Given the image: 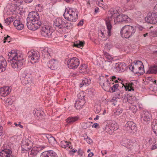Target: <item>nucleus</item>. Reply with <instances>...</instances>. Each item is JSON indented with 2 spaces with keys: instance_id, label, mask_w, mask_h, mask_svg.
I'll return each mask as SVG.
<instances>
[{
  "instance_id": "1",
  "label": "nucleus",
  "mask_w": 157,
  "mask_h": 157,
  "mask_svg": "<svg viewBox=\"0 0 157 157\" xmlns=\"http://www.w3.org/2000/svg\"><path fill=\"white\" fill-rule=\"evenodd\" d=\"M27 20V26L30 30H36L40 27L41 24L39 14L36 12H30L28 14Z\"/></svg>"
},
{
  "instance_id": "2",
  "label": "nucleus",
  "mask_w": 157,
  "mask_h": 157,
  "mask_svg": "<svg viewBox=\"0 0 157 157\" xmlns=\"http://www.w3.org/2000/svg\"><path fill=\"white\" fill-rule=\"evenodd\" d=\"M119 12L116 8H111L108 12V17L105 19V23L108 29V35L109 36L111 35V32L112 26L111 21H112L113 18L117 15Z\"/></svg>"
},
{
  "instance_id": "3",
  "label": "nucleus",
  "mask_w": 157,
  "mask_h": 157,
  "mask_svg": "<svg viewBox=\"0 0 157 157\" xmlns=\"http://www.w3.org/2000/svg\"><path fill=\"white\" fill-rule=\"evenodd\" d=\"M78 12L74 8L68 7L65 9L63 16L67 20L76 21L78 19Z\"/></svg>"
},
{
  "instance_id": "4",
  "label": "nucleus",
  "mask_w": 157,
  "mask_h": 157,
  "mask_svg": "<svg viewBox=\"0 0 157 157\" xmlns=\"http://www.w3.org/2000/svg\"><path fill=\"white\" fill-rule=\"evenodd\" d=\"M136 31L135 27L130 25H125L121 29L120 33L122 37L126 38L131 37Z\"/></svg>"
},
{
  "instance_id": "5",
  "label": "nucleus",
  "mask_w": 157,
  "mask_h": 157,
  "mask_svg": "<svg viewBox=\"0 0 157 157\" xmlns=\"http://www.w3.org/2000/svg\"><path fill=\"white\" fill-rule=\"evenodd\" d=\"M133 83L131 82L125 86L124 84L120 82L119 83H115L112 86L110 87V89L109 90L110 92H114L115 91H117L118 90H119L120 87L122 86L123 87L124 86V89L126 91L128 90V91H131L134 90L133 87H132Z\"/></svg>"
},
{
  "instance_id": "6",
  "label": "nucleus",
  "mask_w": 157,
  "mask_h": 157,
  "mask_svg": "<svg viewBox=\"0 0 157 157\" xmlns=\"http://www.w3.org/2000/svg\"><path fill=\"white\" fill-rule=\"evenodd\" d=\"M100 81L99 82L100 85L102 88L106 91H108L110 89L112 85L114 84V83H112L111 80L109 82L106 77H104V76H101L99 78Z\"/></svg>"
},
{
  "instance_id": "7",
  "label": "nucleus",
  "mask_w": 157,
  "mask_h": 157,
  "mask_svg": "<svg viewBox=\"0 0 157 157\" xmlns=\"http://www.w3.org/2000/svg\"><path fill=\"white\" fill-rule=\"evenodd\" d=\"M28 59L33 64L38 62L40 60V54L38 51L32 50L29 51L27 54Z\"/></svg>"
},
{
  "instance_id": "8",
  "label": "nucleus",
  "mask_w": 157,
  "mask_h": 157,
  "mask_svg": "<svg viewBox=\"0 0 157 157\" xmlns=\"http://www.w3.org/2000/svg\"><path fill=\"white\" fill-rule=\"evenodd\" d=\"M24 59L23 55H21L18 57V59L13 60L11 63V67L14 69H18L21 68L23 65V61Z\"/></svg>"
},
{
  "instance_id": "9",
  "label": "nucleus",
  "mask_w": 157,
  "mask_h": 157,
  "mask_svg": "<svg viewBox=\"0 0 157 157\" xmlns=\"http://www.w3.org/2000/svg\"><path fill=\"white\" fill-rule=\"evenodd\" d=\"M124 130L131 133H133L136 130V124L132 121H128L124 128Z\"/></svg>"
},
{
  "instance_id": "10",
  "label": "nucleus",
  "mask_w": 157,
  "mask_h": 157,
  "mask_svg": "<svg viewBox=\"0 0 157 157\" xmlns=\"http://www.w3.org/2000/svg\"><path fill=\"white\" fill-rule=\"evenodd\" d=\"M67 63L68 67L69 68L74 69L77 68L78 66L79 61L78 59L74 57L69 59Z\"/></svg>"
},
{
  "instance_id": "11",
  "label": "nucleus",
  "mask_w": 157,
  "mask_h": 157,
  "mask_svg": "<svg viewBox=\"0 0 157 157\" xmlns=\"http://www.w3.org/2000/svg\"><path fill=\"white\" fill-rule=\"evenodd\" d=\"M145 20L148 23L155 24L157 22V14L155 13H149L145 17Z\"/></svg>"
},
{
  "instance_id": "12",
  "label": "nucleus",
  "mask_w": 157,
  "mask_h": 157,
  "mask_svg": "<svg viewBox=\"0 0 157 157\" xmlns=\"http://www.w3.org/2000/svg\"><path fill=\"white\" fill-rule=\"evenodd\" d=\"M53 26L56 30L62 31L63 29V27L65 25V22L60 18L55 19L54 21Z\"/></svg>"
},
{
  "instance_id": "13",
  "label": "nucleus",
  "mask_w": 157,
  "mask_h": 157,
  "mask_svg": "<svg viewBox=\"0 0 157 157\" xmlns=\"http://www.w3.org/2000/svg\"><path fill=\"white\" fill-rule=\"evenodd\" d=\"M141 120L144 124L149 123L151 119V115L148 111H143L141 114Z\"/></svg>"
},
{
  "instance_id": "14",
  "label": "nucleus",
  "mask_w": 157,
  "mask_h": 157,
  "mask_svg": "<svg viewBox=\"0 0 157 157\" xmlns=\"http://www.w3.org/2000/svg\"><path fill=\"white\" fill-rule=\"evenodd\" d=\"M52 33L49 27L44 26L42 27L41 33L43 36L48 38H51Z\"/></svg>"
},
{
  "instance_id": "15",
  "label": "nucleus",
  "mask_w": 157,
  "mask_h": 157,
  "mask_svg": "<svg viewBox=\"0 0 157 157\" xmlns=\"http://www.w3.org/2000/svg\"><path fill=\"white\" fill-rule=\"evenodd\" d=\"M45 147L44 146L40 147H34L29 152V155L30 157H33L37 155L38 152Z\"/></svg>"
},
{
  "instance_id": "16",
  "label": "nucleus",
  "mask_w": 157,
  "mask_h": 157,
  "mask_svg": "<svg viewBox=\"0 0 157 157\" xmlns=\"http://www.w3.org/2000/svg\"><path fill=\"white\" fill-rule=\"evenodd\" d=\"M10 147H6L0 152V157H13Z\"/></svg>"
},
{
  "instance_id": "17",
  "label": "nucleus",
  "mask_w": 157,
  "mask_h": 157,
  "mask_svg": "<svg viewBox=\"0 0 157 157\" xmlns=\"http://www.w3.org/2000/svg\"><path fill=\"white\" fill-rule=\"evenodd\" d=\"M123 142L125 144L126 143L127 145H131V147H129L131 148L132 149H134L135 151H137L139 149V145L136 142H132V141L128 139H126L123 140Z\"/></svg>"
},
{
  "instance_id": "18",
  "label": "nucleus",
  "mask_w": 157,
  "mask_h": 157,
  "mask_svg": "<svg viewBox=\"0 0 157 157\" xmlns=\"http://www.w3.org/2000/svg\"><path fill=\"white\" fill-rule=\"evenodd\" d=\"M22 55L21 54H17L16 52V50H12L10 52L8 53V59L9 61H12L18 59V58L20 55Z\"/></svg>"
},
{
  "instance_id": "19",
  "label": "nucleus",
  "mask_w": 157,
  "mask_h": 157,
  "mask_svg": "<svg viewBox=\"0 0 157 157\" xmlns=\"http://www.w3.org/2000/svg\"><path fill=\"white\" fill-rule=\"evenodd\" d=\"M11 91V88L10 86H6L0 88V95L2 96L6 97L9 95Z\"/></svg>"
},
{
  "instance_id": "20",
  "label": "nucleus",
  "mask_w": 157,
  "mask_h": 157,
  "mask_svg": "<svg viewBox=\"0 0 157 157\" xmlns=\"http://www.w3.org/2000/svg\"><path fill=\"white\" fill-rule=\"evenodd\" d=\"M21 78L23 82L25 84H29L32 82V77L29 74L23 73L21 75Z\"/></svg>"
},
{
  "instance_id": "21",
  "label": "nucleus",
  "mask_w": 157,
  "mask_h": 157,
  "mask_svg": "<svg viewBox=\"0 0 157 157\" xmlns=\"http://www.w3.org/2000/svg\"><path fill=\"white\" fill-rule=\"evenodd\" d=\"M126 64L124 62H118L116 63L115 68L118 72L124 71L126 68Z\"/></svg>"
},
{
  "instance_id": "22",
  "label": "nucleus",
  "mask_w": 157,
  "mask_h": 157,
  "mask_svg": "<svg viewBox=\"0 0 157 157\" xmlns=\"http://www.w3.org/2000/svg\"><path fill=\"white\" fill-rule=\"evenodd\" d=\"M128 18V17L127 15L122 14H120L114 19V22L116 24L117 22L125 21Z\"/></svg>"
},
{
  "instance_id": "23",
  "label": "nucleus",
  "mask_w": 157,
  "mask_h": 157,
  "mask_svg": "<svg viewBox=\"0 0 157 157\" xmlns=\"http://www.w3.org/2000/svg\"><path fill=\"white\" fill-rule=\"evenodd\" d=\"M20 18L15 20L13 22V25L18 30H21L24 28V25L20 20Z\"/></svg>"
},
{
  "instance_id": "24",
  "label": "nucleus",
  "mask_w": 157,
  "mask_h": 157,
  "mask_svg": "<svg viewBox=\"0 0 157 157\" xmlns=\"http://www.w3.org/2000/svg\"><path fill=\"white\" fill-rule=\"evenodd\" d=\"M51 51L50 48H43L41 50V52L43 56L45 59H49L51 56Z\"/></svg>"
},
{
  "instance_id": "25",
  "label": "nucleus",
  "mask_w": 157,
  "mask_h": 157,
  "mask_svg": "<svg viewBox=\"0 0 157 157\" xmlns=\"http://www.w3.org/2000/svg\"><path fill=\"white\" fill-rule=\"evenodd\" d=\"M47 66L52 70L56 69L58 67V62L54 59L51 60L48 63Z\"/></svg>"
},
{
  "instance_id": "26",
  "label": "nucleus",
  "mask_w": 157,
  "mask_h": 157,
  "mask_svg": "<svg viewBox=\"0 0 157 157\" xmlns=\"http://www.w3.org/2000/svg\"><path fill=\"white\" fill-rule=\"evenodd\" d=\"M40 157H58L56 153L53 151H47L42 153Z\"/></svg>"
},
{
  "instance_id": "27",
  "label": "nucleus",
  "mask_w": 157,
  "mask_h": 157,
  "mask_svg": "<svg viewBox=\"0 0 157 157\" xmlns=\"http://www.w3.org/2000/svg\"><path fill=\"white\" fill-rule=\"evenodd\" d=\"M7 62L3 57L0 55V72L4 71L6 69Z\"/></svg>"
},
{
  "instance_id": "28",
  "label": "nucleus",
  "mask_w": 157,
  "mask_h": 157,
  "mask_svg": "<svg viewBox=\"0 0 157 157\" xmlns=\"http://www.w3.org/2000/svg\"><path fill=\"white\" fill-rule=\"evenodd\" d=\"M85 99H77L75 103V106L77 109H81L85 103Z\"/></svg>"
},
{
  "instance_id": "29",
  "label": "nucleus",
  "mask_w": 157,
  "mask_h": 157,
  "mask_svg": "<svg viewBox=\"0 0 157 157\" xmlns=\"http://www.w3.org/2000/svg\"><path fill=\"white\" fill-rule=\"evenodd\" d=\"M42 137L45 140H48L50 143L52 144L56 142L55 138L49 135L43 134Z\"/></svg>"
},
{
  "instance_id": "30",
  "label": "nucleus",
  "mask_w": 157,
  "mask_h": 157,
  "mask_svg": "<svg viewBox=\"0 0 157 157\" xmlns=\"http://www.w3.org/2000/svg\"><path fill=\"white\" fill-rule=\"evenodd\" d=\"M91 83V80L90 78H85L82 80L81 83H80L79 86L80 87L83 86H88Z\"/></svg>"
},
{
  "instance_id": "31",
  "label": "nucleus",
  "mask_w": 157,
  "mask_h": 157,
  "mask_svg": "<svg viewBox=\"0 0 157 157\" xmlns=\"http://www.w3.org/2000/svg\"><path fill=\"white\" fill-rule=\"evenodd\" d=\"M147 74H157V66L154 65L151 66L147 71Z\"/></svg>"
},
{
  "instance_id": "32",
  "label": "nucleus",
  "mask_w": 157,
  "mask_h": 157,
  "mask_svg": "<svg viewBox=\"0 0 157 157\" xmlns=\"http://www.w3.org/2000/svg\"><path fill=\"white\" fill-rule=\"evenodd\" d=\"M79 117L77 116L69 117L66 120V122L68 124H71L77 121Z\"/></svg>"
},
{
  "instance_id": "33",
  "label": "nucleus",
  "mask_w": 157,
  "mask_h": 157,
  "mask_svg": "<svg viewBox=\"0 0 157 157\" xmlns=\"http://www.w3.org/2000/svg\"><path fill=\"white\" fill-rule=\"evenodd\" d=\"M60 145L62 147L65 148L69 151L71 146L67 141L65 140L62 141L60 143Z\"/></svg>"
},
{
  "instance_id": "34",
  "label": "nucleus",
  "mask_w": 157,
  "mask_h": 157,
  "mask_svg": "<svg viewBox=\"0 0 157 157\" xmlns=\"http://www.w3.org/2000/svg\"><path fill=\"white\" fill-rule=\"evenodd\" d=\"M111 129L112 130L113 132L118 128V126L117 124L115 121H112L109 124Z\"/></svg>"
},
{
  "instance_id": "35",
  "label": "nucleus",
  "mask_w": 157,
  "mask_h": 157,
  "mask_svg": "<svg viewBox=\"0 0 157 157\" xmlns=\"http://www.w3.org/2000/svg\"><path fill=\"white\" fill-rule=\"evenodd\" d=\"M80 70V72L83 73H88V69L87 66L86 64H82L79 67Z\"/></svg>"
},
{
  "instance_id": "36",
  "label": "nucleus",
  "mask_w": 157,
  "mask_h": 157,
  "mask_svg": "<svg viewBox=\"0 0 157 157\" xmlns=\"http://www.w3.org/2000/svg\"><path fill=\"white\" fill-rule=\"evenodd\" d=\"M109 124L108 125H106L105 127L103 128V129L104 131L107 132L109 134H111L113 132Z\"/></svg>"
},
{
  "instance_id": "37",
  "label": "nucleus",
  "mask_w": 157,
  "mask_h": 157,
  "mask_svg": "<svg viewBox=\"0 0 157 157\" xmlns=\"http://www.w3.org/2000/svg\"><path fill=\"white\" fill-rule=\"evenodd\" d=\"M113 47V45L110 42H109L105 44L104 49L107 51H109Z\"/></svg>"
},
{
  "instance_id": "38",
  "label": "nucleus",
  "mask_w": 157,
  "mask_h": 157,
  "mask_svg": "<svg viewBox=\"0 0 157 157\" xmlns=\"http://www.w3.org/2000/svg\"><path fill=\"white\" fill-rule=\"evenodd\" d=\"M84 43L82 41H77L75 42L74 44V46L78 48H80L81 47H82L84 45Z\"/></svg>"
},
{
  "instance_id": "39",
  "label": "nucleus",
  "mask_w": 157,
  "mask_h": 157,
  "mask_svg": "<svg viewBox=\"0 0 157 157\" xmlns=\"http://www.w3.org/2000/svg\"><path fill=\"white\" fill-rule=\"evenodd\" d=\"M29 142H30L28 139L23 140L22 142L21 147L23 146L28 147L29 145Z\"/></svg>"
},
{
  "instance_id": "40",
  "label": "nucleus",
  "mask_w": 157,
  "mask_h": 157,
  "mask_svg": "<svg viewBox=\"0 0 157 157\" xmlns=\"http://www.w3.org/2000/svg\"><path fill=\"white\" fill-rule=\"evenodd\" d=\"M136 63L140 65L138 67V71L139 72V71H143L144 69V66L142 62L140 61H136Z\"/></svg>"
},
{
  "instance_id": "41",
  "label": "nucleus",
  "mask_w": 157,
  "mask_h": 157,
  "mask_svg": "<svg viewBox=\"0 0 157 157\" xmlns=\"http://www.w3.org/2000/svg\"><path fill=\"white\" fill-rule=\"evenodd\" d=\"M72 24L71 22H67L66 23L65 22V25L63 27V29L64 28L67 29H70L72 28Z\"/></svg>"
},
{
  "instance_id": "42",
  "label": "nucleus",
  "mask_w": 157,
  "mask_h": 157,
  "mask_svg": "<svg viewBox=\"0 0 157 157\" xmlns=\"http://www.w3.org/2000/svg\"><path fill=\"white\" fill-rule=\"evenodd\" d=\"M127 101L130 103H133L136 101V98L135 96L130 97L128 98Z\"/></svg>"
},
{
  "instance_id": "43",
  "label": "nucleus",
  "mask_w": 157,
  "mask_h": 157,
  "mask_svg": "<svg viewBox=\"0 0 157 157\" xmlns=\"http://www.w3.org/2000/svg\"><path fill=\"white\" fill-rule=\"evenodd\" d=\"M35 113L36 115L38 117H40L42 116L44 114V112L41 110L40 109H36L35 110Z\"/></svg>"
},
{
  "instance_id": "44",
  "label": "nucleus",
  "mask_w": 157,
  "mask_h": 157,
  "mask_svg": "<svg viewBox=\"0 0 157 157\" xmlns=\"http://www.w3.org/2000/svg\"><path fill=\"white\" fill-rule=\"evenodd\" d=\"M123 110L122 109L119 108L116 112H114V115L115 116H118L121 115L123 112Z\"/></svg>"
},
{
  "instance_id": "45",
  "label": "nucleus",
  "mask_w": 157,
  "mask_h": 157,
  "mask_svg": "<svg viewBox=\"0 0 157 157\" xmlns=\"http://www.w3.org/2000/svg\"><path fill=\"white\" fill-rule=\"evenodd\" d=\"M13 21V17H12L7 18L5 20V23L8 25L10 24Z\"/></svg>"
},
{
  "instance_id": "46",
  "label": "nucleus",
  "mask_w": 157,
  "mask_h": 157,
  "mask_svg": "<svg viewBox=\"0 0 157 157\" xmlns=\"http://www.w3.org/2000/svg\"><path fill=\"white\" fill-rule=\"evenodd\" d=\"M84 140H86L88 144H90L92 143V140L90 138L88 137L86 135L84 136Z\"/></svg>"
},
{
  "instance_id": "47",
  "label": "nucleus",
  "mask_w": 157,
  "mask_h": 157,
  "mask_svg": "<svg viewBox=\"0 0 157 157\" xmlns=\"http://www.w3.org/2000/svg\"><path fill=\"white\" fill-rule=\"evenodd\" d=\"M90 125V122H88L86 123H83L82 125V126L83 128L86 129L89 128Z\"/></svg>"
},
{
  "instance_id": "48",
  "label": "nucleus",
  "mask_w": 157,
  "mask_h": 157,
  "mask_svg": "<svg viewBox=\"0 0 157 157\" xmlns=\"http://www.w3.org/2000/svg\"><path fill=\"white\" fill-rule=\"evenodd\" d=\"M78 99H85L84 98V94L82 92H80L79 94H78Z\"/></svg>"
},
{
  "instance_id": "49",
  "label": "nucleus",
  "mask_w": 157,
  "mask_h": 157,
  "mask_svg": "<svg viewBox=\"0 0 157 157\" xmlns=\"http://www.w3.org/2000/svg\"><path fill=\"white\" fill-rule=\"evenodd\" d=\"M101 110V109L100 106L99 105H96L94 106V111L96 113H99Z\"/></svg>"
},
{
  "instance_id": "50",
  "label": "nucleus",
  "mask_w": 157,
  "mask_h": 157,
  "mask_svg": "<svg viewBox=\"0 0 157 157\" xmlns=\"http://www.w3.org/2000/svg\"><path fill=\"white\" fill-rule=\"evenodd\" d=\"M22 149V152L24 153L25 151H26L29 149V147L23 146V147H21Z\"/></svg>"
},
{
  "instance_id": "51",
  "label": "nucleus",
  "mask_w": 157,
  "mask_h": 157,
  "mask_svg": "<svg viewBox=\"0 0 157 157\" xmlns=\"http://www.w3.org/2000/svg\"><path fill=\"white\" fill-rule=\"evenodd\" d=\"M10 36L8 35H7L4 38V41L3 42L4 43H6V41L8 43L10 42Z\"/></svg>"
},
{
  "instance_id": "52",
  "label": "nucleus",
  "mask_w": 157,
  "mask_h": 157,
  "mask_svg": "<svg viewBox=\"0 0 157 157\" xmlns=\"http://www.w3.org/2000/svg\"><path fill=\"white\" fill-rule=\"evenodd\" d=\"M106 32L105 31L102 32L101 31L99 33L100 36H101L102 38H104L106 34Z\"/></svg>"
},
{
  "instance_id": "53",
  "label": "nucleus",
  "mask_w": 157,
  "mask_h": 157,
  "mask_svg": "<svg viewBox=\"0 0 157 157\" xmlns=\"http://www.w3.org/2000/svg\"><path fill=\"white\" fill-rule=\"evenodd\" d=\"M117 99H118L115 97L114 96L111 100V101L112 102H113V104L114 105H116V103L117 101Z\"/></svg>"
},
{
  "instance_id": "54",
  "label": "nucleus",
  "mask_w": 157,
  "mask_h": 157,
  "mask_svg": "<svg viewBox=\"0 0 157 157\" xmlns=\"http://www.w3.org/2000/svg\"><path fill=\"white\" fill-rule=\"evenodd\" d=\"M134 65L132 66V65H131L129 67V69H130L132 71H133L134 73H137V72H138V71H135V68L134 67Z\"/></svg>"
},
{
  "instance_id": "55",
  "label": "nucleus",
  "mask_w": 157,
  "mask_h": 157,
  "mask_svg": "<svg viewBox=\"0 0 157 157\" xmlns=\"http://www.w3.org/2000/svg\"><path fill=\"white\" fill-rule=\"evenodd\" d=\"M105 55L107 58L109 60L111 61L113 59L112 57L109 55L107 53H105Z\"/></svg>"
},
{
  "instance_id": "56",
  "label": "nucleus",
  "mask_w": 157,
  "mask_h": 157,
  "mask_svg": "<svg viewBox=\"0 0 157 157\" xmlns=\"http://www.w3.org/2000/svg\"><path fill=\"white\" fill-rule=\"evenodd\" d=\"M117 93V94H120V96L122 97L123 96V94L124 93V91L122 90H120L119 89V90H117V91H116Z\"/></svg>"
},
{
  "instance_id": "57",
  "label": "nucleus",
  "mask_w": 157,
  "mask_h": 157,
  "mask_svg": "<svg viewBox=\"0 0 157 157\" xmlns=\"http://www.w3.org/2000/svg\"><path fill=\"white\" fill-rule=\"evenodd\" d=\"M134 6L133 4H131L127 8V10H132L134 9Z\"/></svg>"
},
{
  "instance_id": "58",
  "label": "nucleus",
  "mask_w": 157,
  "mask_h": 157,
  "mask_svg": "<svg viewBox=\"0 0 157 157\" xmlns=\"http://www.w3.org/2000/svg\"><path fill=\"white\" fill-rule=\"evenodd\" d=\"M134 67L135 68V71H138V68L140 65H139L138 63H136V62L135 63Z\"/></svg>"
},
{
  "instance_id": "59",
  "label": "nucleus",
  "mask_w": 157,
  "mask_h": 157,
  "mask_svg": "<svg viewBox=\"0 0 157 157\" xmlns=\"http://www.w3.org/2000/svg\"><path fill=\"white\" fill-rule=\"evenodd\" d=\"M84 21L83 20H81L78 24V26H82L83 24Z\"/></svg>"
},
{
  "instance_id": "60",
  "label": "nucleus",
  "mask_w": 157,
  "mask_h": 157,
  "mask_svg": "<svg viewBox=\"0 0 157 157\" xmlns=\"http://www.w3.org/2000/svg\"><path fill=\"white\" fill-rule=\"evenodd\" d=\"M14 125H15V126H19V127H20L21 128H23V126L21 125V123L20 122H19V124H17V123H14Z\"/></svg>"
},
{
  "instance_id": "61",
  "label": "nucleus",
  "mask_w": 157,
  "mask_h": 157,
  "mask_svg": "<svg viewBox=\"0 0 157 157\" xmlns=\"http://www.w3.org/2000/svg\"><path fill=\"white\" fill-rule=\"evenodd\" d=\"M3 132V128L0 125V136H2Z\"/></svg>"
},
{
  "instance_id": "62",
  "label": "nucleus",
  "mask_w": 157,
  "mask_h": 157,
  "mask_svg": "<svg viewBox=\"0 0 157 157\" xmlns=\"http://www.w3.org/2000/svg\"><path fill=\"white\" fill-rule=\"evenodd\" d=\"M99 125L97 123H94L92 126V128H97Z\"/></svg>"
},
{
  "instance_id": "63",
  "label": "nucleus",
  "mask_w": 157,
  "mask_h": 157,
  "mask_svg": "<svg viewBox=\"0 0 157 157\" xmlns=\"http://www.w3.org/2000/svg\"><path fill=\"white\" fill-rule=\"evenodd\" d=\"M114 96L117 99H119L121 97V96H120V94H117V93Z\"/></svg>"
},
{
  "instance_id": "64",
  "label": "nucleus",
  "mask_w": 157,
  "mask_h": 157,
  "mask_svg": "<svg viewBox=\"0 0 157 157\" xmlns=\"http://www.w3.org/2000/svg\"><path fill=\"white\" fill-rule=\"evenodd\" d=\"M157 148V144H155V145L153 146L151 148L152 150H154Z\"/></svg>"
}]
</instances>
